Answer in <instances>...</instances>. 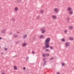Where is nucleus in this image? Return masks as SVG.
I'll use <instances>...</instances> for the list:
<instances>
[{"mask_svg": "<svg viewBox=\"0 0 74 74\" xmlns=\"http://www.w3.org/2000/svg\"><path fill=\"white\" fill-rule=\"evenodd\" d=\"M51 40V38H47L45 40V43H49Z\"/></svg>", "mask_w": 74, "mask_h": 74, "instance_id": "obj_1", "label": "nucleus"}, {"mask_svg": "<svg viewBox=\"0 0 74 74\" xmlns=\"http://www.w3.org/2000/svg\"><path fill=\"white\" fill-rule=\"evenodd\" d=\"M70 42H68L65 43V47H66V48H67V47H70Z\"/></svg>", "mask_w": 74, "mask_h": 74, "instance_id": "obj_2", "label": "nucleus"}, {"mask_svg": "<svg viewBox=\"0 0 74 74\" xmlns=\"http://www.w3.org/2000/svg\"><path fill=\"white\" fill-rule=\"evenodd\" d=\"M45 45H46V48H48L49 47V43H45Z\"/></svg>", "mask_w": 74, "mask_h": 74, "instance_id": "obj_3", "label": "nucleus"}, {"mask_svg": "<svg viewBox=\"0 0 74 74\" xmlns=\"http://www.w3.org/2000/svg\"><path fill=\"white\" fill-rule=\"evenodd\" d=\"M72 10V8L69 7L67 8V11H70Z\"/></svg>", "mask_w": 74, "mask_h": 74, "instance_id": "obj_4", "label": "nucleus"}, {"mask_svg": "<svg viewBox=\"0 0 74 74\" xmlns=\"http://www.w3.org/2000/svg\"><path fill=\"white\" fill-rule=\"evenodd\" d=\"M54 11L55 12H56V13H58V9L57 8H54Z\"/></svg>", "mask_w": 74, "mask_h": 74, "instance_id": "obj_5", "label": "nucleus"}, {"mask_svg": "<svg viewBox=\"0 0 74 74\" xmlns=\"http://www.w3.org/2000/svg\"><path fill=\"white\" fill-rule=\"evenodd\" d=\"M69 29V30H71L72 29H73V26H70L69 27H68Z\"/></svg>", "mask_w": 74, "mask_h": 74, "instance_id": "obj_6", "label": "nucleus"}, {"mask_svg": "<svg viewBox=\"0 0 74 74\" xmlns=\"http://www.w3.org/2000/svg\"><path fill=\"white\" fill-rule=\"evenodd\" d=\"M41 30L42 31V33H45V30H44V29H41Z\"/></svg>", "mask_w": 74, "mask_h": 74, "instance_id": "obj_7", "label": "nucleus"}, {"mask_svg": "<svg viewBox=\"0 0 74 74\" xmlns=\"http://www.w3.org/2000/svg\"><path fill=\"white\" fill-rule=\"evenodd\" d=\"M13 68L14 70H16L18 69V67H17V66H14Z\"/></svg>", "mask_w": 74, "mask_h": 74, "instance_id": "obj_8", "label": "nucleus"}, {"mask_svg": "<svg viewBox=\"0 0 74 74\" xmlns=\"http://www.w3.org/2000/svg\"><path fill=\"white\" fill-rule=\"evenodd\" d=\"M39 37L40 38H44V36L43 35H41L39 36Z\"/></svg>", "mask_w": 74, "mask_h": 74, "instance_id": "obj_9", "label": "nucleus"}, {"mask_svg": "<svg viewBox=\"0 0 74 74\" xmlns=\"http://www.w3.org/2000/svg\"><path fill=\"white\" fill-rule=\"evenodd\" d=\"M14 10L15 11H18V8L17 7H16L14 8Z\"/></svg>", "mask_w": 74, "mask_h": 74, "instance_id": "obj_10", "label": "nucleus"}, {"mask_svg": "<svg viewBox=\"0 0 74 74\" xmlns=\"http://www.w3.org/2000/svg\"><path fill=\"white\" fill-rule=\"evenodd\" d=\"M26 45H27V43H24L22 45L23 47H26Z\"/></svg>", "mask_w": 74, "mask_h": 74, "instance_id": "obj_11", "label": "nucleus"}, {"mask_svg": "<svg viewBox=\"0 0 74 74\" xmlns=\"http://www.w3.org/2000/svg\"><path fill=\"white\" fill-rule=\"evenodd\" d=\"M69 40L73 41V40H74V38L72 37H71L69 38Z\"/></svg>", "mask_w": 74, "mask_h": 74, "instance_id": "obj_12", "label": "nucleus"}, {"mask_svg": "<svg viewBox=\"0 0 74 74\" xmlns=\"http://www.w3.org/2000/svg\"><path fill=\"white\" fill-rule=\"evenodd\" d=\"M69 14H71V15H72L73 14V12L72 11H69Z\"/></svg>", "mask_w": 74, "mask_h": 74, "instance_id": "obj_13", "label": "nucleus"}, {"mask_svg": "<svg viewBox=\"0 0 74 74\" xmlns=\"http://www.w3.org/2000/svg\"><path fill=\"white\" fill-rule=\"evenodd\" d=\"M1 33H2V34H3L4 33H5V31L4 30H2L1 32Z\"/></svg>", "mask_w": 74, "mask_h": 74, "instance_id": "obj_14", "label": "nucleus"}, {"mask_svg": "<svg viewBox=\"0 0 74 74\" xmlns=\"http://www.w3.org/2000/svg\"><path fill=\"white\" fill-rule=\"evenodd\" d=\"M40 12L41 14H42L43 13H44V10H40Z\"/></svg>", "mask_w": 74, "mask_h": 74, "instance_id": "obj_15", "label": "nucleus"}, {"mask_svg": "<svg viewBox=\"0 0 74 74\" xmlns=\"http://www.w3.org/2000/svg\"><path fill=\"white\" fill-rule=\"evenodd\" d=\"M53 19H56V18H57V17H56V16H53Z\"/></svg>", "mask_w": 74, "mask_h": 74, "instance_id": "obj_16", "label": "nucleus"}, {"mask_svg": "<svg viewBox=\"0 0 74 74\" xmlns=\"http://www.w3.org/2000/svg\"><path fill=\"white\" fill-rule=\"evenodd\" d=\"M18 35L17 34H14L13 36V37H18Z\"/></svg>", "mask_w": 74, "mask_h": 74, "instance_id": "obj_17", "label": "nucleus"}, {"mask_svg": "<svg viewBox=\"0 0 74 74\" xmlns=\"http://www.w3.org/2000/svg\"><path fill=\"white\" fill-rule=\"evenodd\" d=\"M26 37H27V35L25 34L23 37V38H26Z\"/></svg>", "mask_w": 74, "mask_h": 74, "instance_id": "obj_18", "label": "nucleus"}, {"mask_svg": "<svg viewBox=\"0 0 74 74\" xmlns=\"http://www.w3.org/2000/svg\"><path fill=\"white\" fill-rule=\"evenodd\" d=\"M12 21H15V19L14 18H12Z\"/></svg>", "mask_w": 74, "mask_h": 74, "instance_id": "obj_19", "label": "nucleus"}, {"mask_svg": "<svg viewBox=\"0 0 74 74\" xmlns=\"http://www.w3.org/2000/svg\"><path fill=\"white\" fill-rule=\"evenodd\" d=\"M66 20H68V21H69V20H70V18L69 17H67Z\"/></svg>", "mask_w": 74, "mask_h": 74, "instance_id": "obj_20", "label": "nucleus"}, {"mask_svg": "<svg viewBox=\"0 0 74 74\" xmlns=\"http://www.w3.org/2000/svg\"><path fill=\"white\" fill-rule=\"evenodd\" d=\"M49 56V54L47 53L46 54V56Z\"/></svg>", "mask_w": 74, "mask_h": 74, "instance_id": "obj_21", "label": "nucleus"}, {"mask_svg": "<svg viewBox=\"0 0 74 74\" xmlns=\"http://www.w3.org/2000/svg\"><path fill=\"white\" fill-rule=\"evenodd\" d=\"M37 19H40V16H38L37 17Z\"/></svg>", "mask_w": 74, "mask_h": 74, "instance_id": "obj_22", "label": "nucleus"}, {"mask_svg": "<svg viewBox=\"0 0 74 74\" xmlns=\"http://www.w3.org/2000/svg\"><path fill=\"white\" fill-rule=\"evenodd\" d=\"M64 65H65V63H62V66H64Z\"/></svg>", "mask_w": 74, "mask_h": 74, "instance_id": "obj_23", "label": "nucleus"}, {"mask_svg": "<svg viewBox=\"0 0 74 74\" xmlns=\"http://www.w3.org/2000/svg\"><path fill=\"white\" fill-rule=\"evenodd\" d=\"M42 55L43 57H45V56H46V54H43Z\"/></svg>", "mask_w": 74, "mask_h": 74, "instance_id": "obj_24", "label": "nucleus"}, {"mask_svg": "<svg viewBox=\"0 0 74 74\" xmlns=\"http://www.w3.org/2000/svg\"><path fill=\"white\" fill-rule=\"evenodd\" d=\"M17 1L18 3H21V0H17Z\"/></svg>", "mask_w": 74, "mask_h": 74, "instance_id": "obj_25", "label": "nucleus"}, {"mask_svg": "<svg viewBox=\"0 0 74 74\" xmlns=\"http://www.w3.org/2000/svg\"><path fill=\"white\" fill-rule=\"evenodd\" d=\"M62 41H65V39H62Z\"/></svg>", "mask_w": 74, "mask_h": 74, "instance_id": "obj_26", "label": "nucleus"}, {"mask_svg": "<svg viewBox=\"0 0 74 74\" xmlns=\"http://www.w3.org/2000/svg\"><path fill=\"white\" fill-rule=\"evenodd\" d=\"M50 49H53V48L52 47H50Z\"/></svg>", "mask_w": 74, "mask_h": 74, "instance_id": "obj_27", "label": "nucleus"}, {"mask_svg": "<svg viewBox=\"0 0 74 74\" xmlns=\"http://www.w3.org/2000/svg\"><path fill=\"white\" fill-rule=\"evenodd\" d=\"M64 33H67V30H65L64 31Z\"/></svg>", "mask_w": 74, "mask_h": 74, "instance_id": "obj_28", "label": "nucleus"}, {"mask_svg": "<svg viewBox=\"0 0 74 74\" xmlns=\"http://www.w3.org/2000/svg\"><path fill=\"white\" fill-rule=\"evenodd\" d=\"M46 51H49V50L48 49H46L45 50Z\"/></svg>", "mask_w": 74, "mask_h": 74, "instance_id": "obj_29", "label": "nucleus"}, {"mask_svg": "<svg viewBox=\"0 0 74 74\" xmlns=\"http://www.w3.org/2000/svg\"><path fill=\"white\" fill-rule=\"evenodd\" d=\"M32 53L33 54H34V53H35V52L33 51H32Z\"/></svg>", "mask_w": 74, "mask_h": 74, "instance_id": "obj_30", "label": "nucleus"}, {"mask_svg": "<svg viewBox=\"0 0 74 74\" xmlns=\"http://www.w3.org/2000/svg\"><path fill=\"white\" fill-rule=\"evenodd\" d=\"M28 59H29V57H27V58H26V60H28Z\"/></svg>", "mask_w": 74, "mask_h": 74, "instance_id": "obj_31", "label": "nucleus"}, {"mask_svg": "<svg viewBox=\"0 0 74 74\" xmlns=\"http://www.w3.org/2000/svg\"><path fill=\"white\" fill-rule=\"evenodd\" d=\"M4 49L5 51H7V48H5Z\"/></svg>", "mask_w": 74, "mask_h": 74, "instance_id": "obj_32", "label": "nucleus"}, {"mask_svg": "<svg viewBox=\"0 0 74 74\" xmlns=\"http://www.w3.org/2000/svg\"><path fill=\"white\" fill-rule=\"evenodd\" d=\"M25 69H26V68L25 67H24L23 68V70H25Z\"/></svg>", "mask_w": 74, "mask_h": 74, "instance_id": "obj_33", "label": "nucleus"}, {"mask_svg": "<svg viewBox=\"0 0 74 74\" xmlns=\"http://www.w3.org/2000/svg\"><path fill=\"white\" fill-rule=\"evenodd\" d=\"M1 55H3V54H4V53H1Z\"/></svg>", "mask_w": 74, "mask_h": 74, "instance_id": "obj_34", "label": "nucleus"}, {"mask_svg": "<svg viewBox=\"0 0 74 74\" xmlns=\"http://www.w3.org/2000/svg\"><path fill=\"white\" fill-rule=\"evenodd\" d=\"M57 74H60V73H59V72H57Z\"/></svg>", "mask_w": 74, "mask_h": 74, "instance_id": "obj_35", "label": "nucleus"}, {"mask_svg": "<svg viewBox=\"0 0 74 74\" xmlns=\"http://www.w3.org/2000/svg\"><path fill=\"white\" fill-rule=\"evenodd\" d=\"M46 62H46V61H45V62H44V64H45V63H46Z\"/></svg>", "mask_w": 74, "mask_h": 74, "instance_id": "obj_36", "label": "nucleus"}, {"mask_svg": "<svg viewBox=\"0 0 74 74\" xmlns=\"http://www.w3.org/2000/svg\"><path fill=\"white\" fill-rule=\"evenodd\" d=\"M17 33L18 34V33H19V32H17Z\"/></svg>", "mask_w": 74, "mask_h": 74, "instance_id": "obj_37", "label": "nucleus"}, {"mask_svg": "<svg viewBox=\"0 0 74 74\" xmlns=\"http://www.w3.org/2000/svg\"><path fill=\"white\" fill-rule=\"evenodd\" d=\"M45 48H46V47H43V49H45Z\"/></svg>", "mask_w": 74, "mask_h": 74, "instance_id": "obj_38", "label": "nucleus"}, {"mask_svg": "<svg viewBox=\"0 0 74 74\" xmlns=\"http://www.w3.org/2000/svg\"><path fill=\"white\" fill-rule=\"evenodd\" d=\"M53 59V58H52L51 59V60H52V59Z\"/></svg>", "mask_w": 74, "mask_h": 74, "instance_id": "obj_39", "label": "nucleus"}, {"mask_svg": "<svg viewBox=\"0 0 74 74\" xmlns=\"http://www.w3.org/2000/svg\"><path fill=\"white\" fill-rule=\"evenodd\" d=\"M1 74H5V73H2Z\"/></svg>", "mask_w": 74, "mask_h": 74, "instance_id": "obj_40", "label": "nucleus"}, {"mask_svg": "<svg viewBox=\"0 0 74 74\" xmlns=\"http://www.w3.org/2000/svg\"><path fill=\"white\" fill-rule=\"evenodd\" d=\"M12 34V32H11L9 34Z\"/></svg>", "mask_w": 74, "mask_h": 74, "instance_id": "obj_41", "label": "nucleus"}, {"mask_svg": "<svg viewBox=\"0 0 74 74\" xmlns=\"http://www.w3.org/2000/svg\"><path fill=\"white\" fill-rule=\"evenodd\" d=\"M45 60V58H44L43 59V60Z\"/></svg>", "mask_w": 74, "mask_h": 74, "instance_id": "obj_42", "label": "nucleus"}, {"mask_svg": "<svg viewBox=\"0 0 74 74\" xmlns=\"http://www.w3.org/2000/svg\"><path fill=\"white\" fill-rule=\"evenodd\" d=\"M1 39H2L1 38H0V40H1Z\"/></svg>", "mask_w": 74, "mask_h": 74, "instance_id": "obj_43", "label": "nucleus"}, {"mask_svg": "<svg viewBox=\"0 0 74 74\" xmlns=\"http://www.w3.org/2000/svg\"><path fill=\"white\" fill-rule=\"evenodd\" d=\"M1 48V47L0 46V48Z\"/></svg>", "mask_w": 74, "mask_h": 74, "instance_id": "obj_44", "label": "nucleus"}]
</instances>
